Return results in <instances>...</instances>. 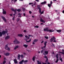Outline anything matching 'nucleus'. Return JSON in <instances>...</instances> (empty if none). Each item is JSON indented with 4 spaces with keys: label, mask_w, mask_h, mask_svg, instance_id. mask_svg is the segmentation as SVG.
<instances>
[{
    "label": "nucleus",
    "mask_w": 64,
    "mask_h": 64,
    "mask_svg": "<svg viewBox=\"0 0 64 64\" xmlns=\"http://www.w3.org/2000/svg\"><path fill=\"white\" fill-rule=\"evenodd\" d=\"M19 43H20V42L18 40H17V43L16 44H19Z\"/></svg>",
    "instance_id": "c03bdc74"
},
{
    "label": "nucleus",
    "mask_w": 64,
    "mask_h": 64,
    "mask_svg": "<svg viewBox=\"0 0 64 64\" xmlns=\"http://www.w3.org/2000/svg\"><path fill=\"white\" fill-rule=\"evenodd\" d=\"M11 10L12 11H14V12L15 14H16V11H17V9H16L15 10H14V9L13 8H11Z\"/></svg>",
    "instance_id": "f03ea898"
},
{
    "label": "nucleus",
    "mask_w": 64,
    "mask_h": 64,
    "mask_svg": "<svg viewBox=\"0 0 64 64\" xmlns=\"http://www.w3.org/2000/svg\"><path fill=\"white\" fill-rule=\"evenodd\" d=\"M52 1H50V5L51 6V4H52Z\"/></svg>",
    "instance_id": "4d7b16f0"
},
{
    "label": "nucleus",
    "mask_w": 64,
    "mask_h": 64,
    "mask_svg": "<svg viewBox=\"0 0 64 64\" xmlns=\"http://www.w3.org/2000/svg\"><path fill=\"white\" fill-rule=\"evenodd\" d=\"M36 1H37V2H39V0H36Z\"/></svg>",
    "instance_id": "69168bd1"
},
{
    "label": "nucleus",
    "mask_w": 64,
    "mask_h": 64,
    "mask_svg": "<svg viewBox=\"0 0 64 64\" xmlns=\"http://www.w3.org/2000/svg\"><path fill=\"white\" fill-rule=\"evenodd\" d=\"M58 61H59V60L58 59H57L56 60V63H57L58 62Z\"/></svg>",
    "instance_id": "a19ab883"
},
{
    "label": "nucleus",
    "mask_w": 64,
    "mask_h": 64,
    "mask_svg": "<svg viewBox=\"0 0 64 64\" xmlns=\"http://www.w3.org/2000/svg\"><path fill=\"white\" fill-rule=\"evenodd\" d=\"M7 50L8 51H10V48L8 47V48Z\"/></svg>",
    "instance_id": "e433bc0d"
},
{
    "label": "nucleus",
    "mask_w": 64,
    "mask_h": 64,
    "mask_svg": "<svg viewBox=\"0 0 64 64\" xmlns=\"http://www.w3.org/2000/svg\"><path fill=\"white\" fill-rule=\"evenodd\" d=\"M34 27H35V28H38L39 26H35Z\"/></svg>",
    "instance_id": "8fccbe9b"
},
{
    "label": "nucleus",
    "mask_w": 64,
    "mask_h": 64,
    "mask_svg": "<svg viewBox=\"0 0 64 64\" xmlns=\"http://www.w3.org/2000/svg\"><path fill=\"white\" fill-rule=\"evenodd\" d=\"M18 60H20V57H18Z\"/></svg>",
    "instance_id": "864d4df0"
},
{
    "label": "nucleus",
    "mask_w": 64,
    "mask_h": 64,
    "mask_svg": "<svg viewBox=\"0 0 64 64\" xmlns=\"http://www.w3.org/2000/svg\"><path fill=\"white\" fill-rule=\"evenodd\" d=\"M25 37H26V38H27V37H28V36H25Z\"/></svg>",
    "instance_id": "052dcab7"
},
{
    "label": "nucleus",
    "mask_w": 64,
    "mask_h": 64,
    "mask_svg": "<svg viewBox=\"0 0 64 64\" xmlns=\"http://www.w3.org/2000/svg\"><path fill=\"white\" fill-rule=\"evenodd\" d=\"M6 60H4L3 62V64H5L6 63Z\"/></svg>",
    "instance_id": "ea45409f"
},
{
    "label": "nucleus",
    "mask_w": 64,
    "mask_h": 64,
    "mask_svg": "<svg viewBox=\"0 0 64 64\" xmlns=\"http://www.w3.org/2000/svg\"><path fill=\"white\" fill-rule=\"evenodd\" d=\"M2 34L3 35H5L6 33V32L5 31H3L2 32Z\"/></svg>",
    "instance_id": "9d476101"
},
{
    "label": "nucleus",
    "mask_w": 64,
    "mask_h": 64,
    "mask_svg": "<svg viewBox=\"0 0 64 64\" xmlns=\"http://www.w3.org/2000/svg\"><path fill=\"white\" fill-rule=\"evenodd\" d=\"M44 56H46L47 54H48V51H46L45 50V52H44Z\"/></svg>",
    "instance_id": "423d86ee"
},
{
    "label": "nucleus",
    "mask_w": 64,
    "mask_h": 64,
    "mask_svg": "<svg viewBox=\"0 0 64 64\" xmlns=\"http://www.w3.org/2000/svg\"><path fill=\"white\" fill-rule=\"evenodd\" d=\"M21 56L22 58H23V57H24V56L23 54H22Z\"/></svg>",
    "instance_id": "79ce46f5"
},
{
    "label": "nucleus",
    "mask_w": 64,
    "mask_h": 64,
    "mask_svg": "<svg viewBox=\"0 0 64 64\" xmlns=\"http://www.w3.org/2000/svg\"><path fill=\"white\" fill-rule=\"evenodd\" d=\"M44 58H46V59H47V56H44Z\"/></svg>",
    "instance_id": "5fc2aeb1"
},
{
    "label": "nucleus",
    "mask_w": 64,
    "mask_h": 64,
    "mask_svg": "<svg viewBox=\"0 0 64 64\" xmlns=\"http://www.w3.org/2000/svg\"><path fill=\"white\" fill-rule=\"evenodd\" d=\"M3 13L4 14H6V12L5 11H3Z\"/></svg>",
    "instance_id": "c756f323"
},
{
    "label": "nucleus",
    "mask_w": 64,
    "mask_h": 64,
    "mask_svg": "<svg viewBox=\"0 0 64 64\" xmlns=\"http://www.w3.org/2000/svg\"><path fill=\"white\" fill-rule=\"evenodd\" d=\"M28 36H29V37H32V35H31V34H30L28 35Z\"/></svg>",
    "instance_id": "a18cd8bd"
},
{
    "label": "nucleus",
    "mask_w": 64,
    "mask_h": 64,
    "mask_svg": "<svg viewBox=\"0 0 64 64\" xmlns=\"http://www.w3.org/2000/svg\"><path fill=\"white\" fill-rule=\"evenodd\" d=\"M23 31H24V32H25V33H26V30H24Z\"/></svg>",
    "instance_id": "13d9d810"
},
{
    "label": "nucleus",
    "mask_w": 64,
    "mask_h": 64,
    "mask_svg": "<svg viewBox=\"0 0 64 64\" xmlns=\"http://www.w3.org/2000/svg\"><path fill=\"white\" fill-rule=\"evenodd\" d=\"M12 20H15V16H14L13 17V18H12Z\"/></svg>",
    "instance_id": "09e8293b"
},
{
    "label": "nucleus",
    "mask_w": 64,
    "mask_h": 64,
    "mask_svg": "<svg viewBox=\"0 0 64 64\" xmlns=\"http://www.w3.org/2000/svg\"><path fill=\"white\" fill-rule=\"evenodd\" d=\"M29 13L30 14H31L32 13V12L31 11H29Z\"/></svg>",
    "instance_id": "6e6d98bb"
},
{
    "label": "nucleus",
    "mask_w": 64,
    "mask_h": 64,
    "mask_svg": "<svg viewBox=\"0 0 64 64\" xmlns=\"http://www.w3.org/2000/svg\"><path fill=\"white\" fill-rule=\"evenodd\" d=\"M45 50H42L41 51V52L42 53H43V55H45V54H45Z\"/></svg>",
    "instance_id": "7ed1b4c3"
},
{
    "label": "nucleus",
    "mask_w": 64,
    "mask_h": 64,
    "mask_svg": "<svg viewBox=\"0 0 64 64\" xmlns=\"http://www.w3.org/2000/svg\"><path fill=\"white\" fill-rule=\"evenodd\" d=\"M20 20V18H17V19L16 20V21L18 22H19V21Z\"/></svg>",
    "instance_id": "393cba45"
},
{
    "label": "nucleus",
    "mask_w": 64,
    "mask_h": 64,
    "mask_svg": "<svg viewBox=\"0 0 64 64\" xmlns=\"http://www.w3.org/2000/svg\"><path fill=\"white\" fill-rule=\"evenodd\" d=\"M6 32L7 33L8 32V30L7 29H6Z\"/></svg>",
    "instance_id": "603ef678"
},
{
    "label": "nucleus",
    "mask_w": 64,
    "mask_h": 64,
    "mask_svg": "<svg viewBox=\"0 0 64 64\" xmlns=\"http://www.w3.org/2000/svg\"><path fill=\"white\" fill-rule=\"evenodd\" d=\"M48 28H44V31H48L49 32H54V30L52 31L51 30H48Z\"/></svg>",
    "instance_id": "f257e3e1"
},
{
    "label": "nucleus",
    "mask_w": 64,
    "mask_h": 64,
    "mask_svg": "<svg viewBox=\"0 0 64 64\" xmlns=\"http://www.w3.org/2000/svg\"><path fill=\"white\" fill-rule=\"evenodd\" d=\"M53 39H52V38H51V39H50V41L51 42H53Z\"/></svg>",
    "instance_id": "b1692460"
},
{
    "label": "nucleus",
    "mask_w": 64,
    "mask_h": 64,
    "mask_svg": "<svg viewBox=\"0 0 64 64\" xmlns=\"http://www.w3.org/2000/svg\"><path fill=\"white\" fill-rule=\"evenodd\" d=\"M17 10L18 12H20V11H21V10L20 9H18Z\"/></svg>",
    "instance_id": "cd10ccee"
},
{
    "label": "nucleus",
    "mask_w": 64,
    "mask_h": 64,
    "mask_svg": "<svg viewBox=\"0 0 64 64\" xmlns=\"http://www.w3.org/2000/svg\"><path fill=\"white\" fill-rule=\"evenodd\" d=\"M47 42L46 41L44 43V45L46 46V44H47Z\"/></svg>",
    "instance_id": "7c9ffc66"
},
{
    "label": "nucleus",
    "mask_w": 64,
    "mask_h": 64,
    "mask_svg": "<svg viewBox=\"0 0 64 64\" xmlns=\"http://www.w3.org/2000/svg\"><path fill=\"white\" fill-rule=\"evenodd\" d=\"M39 11L40 13L41 14H43L44 13V11H42L41 12V9L40 8V10H39Z\"/></svg>",
    "instance_id": "39448f33"
},
{
    "label": "nucleus",
    "mask_w": 64,
    "mask_h": 64,
    "mask_svg": "<svg viewBox=\"0 0 64 64\" xmlns=\"http://www.w3.org/2000/svg\"><path fill=\"white\" fill-rule=\"evenodd\" d=\"M22 11L23 12H25V8H22Z\"/></svg>",
    "instance_id": "473e14b6"
},
{
    "label": "nucleus",
    "mask_w": 64,
    "mask_h": 64,
    "mask_svg": "<svg viewBox=\"0 0 64 64\" xmlns=\"http://www.w3.org/2000/svg\"><path fill=\"white\" fill-rule=\"evenodd\" d=\"M62 52H59L60 53H61L62 54L64 55V50L63 49L62 50Z\"/></svg>",
    "instance_id": "6e6552de"
},
{
    "label": "nucleus",
    "mask_w": 64,
    "mask_h": 64,
    "mask_svg": "<svg viewBox=\"0 0 64 64\" xmlns=\"http://www.w3.org/2000/svg\"><path fill=\"white\" fill-rule=\"evenodd\" d=\"M47 62H48V60H46V63H47Z\"/></svg>",
    "instance_id": "0e129e2a"
},
{
    "label": "nucleus",
    "mask_w": 64,
    "mask_h": 64,
    "mask_svg": "<svg viewBox=\"0 0 64 64\" xmlns=\"http://www.w3.org/2000/svg\"><path fill=\"white\" fill-rule=\"evenodd\" d=\"M2 32H0V37H2Z\"/></svg>",
    "instance_id": "2f4dec72"
},
{
    "label": "nucleus",
    "mask_w": 64,
    "mask_h": 64,
    "mask_svg": "<svg viewBox=\"0 0 64 64\" xmlns=\"http://www.w3.org/2000/svg\"><path fill=\"white\" fill-rule=\"evenodd\" d=\"M56 31H57V32H58L60 33V32H61V30H56Z\"/></svg>",
    "instance_id": "4be33fe9"
},
{
    "label": "nucleus",
    "mask_w": 64,
    "mask_h": 64,
    "mask_svg": "<svg viewBox=\"0 0 64 64\" xmlns=\"http://www.w3.org/2000/svg\"><path fill=\"white\" fill-rule=\"evenodd\" d=\"M14 62L15 63H16V64H17V61L16 60V59H15L14 60Z\"/></svg>",
    "instance_id": "f8f14e48"
},
{
    "label": "nucleus",
    "mask_w": 64,
    "mask_h": 64,
    "mask_svg": "<svg viewBox=\"0 0 64 64\" xmlns=\"http://www.w3.org/2000/svg\"><path fill=\"white\" fill-rule=\"evenodd\" d=\"M28 62V60H25L24 61V63H25V62Z\"/></svg>",
    "instance_id": "49530a36"
},
{
    "label": "nucleus",
    "mask_w": 64,
    "mask_h": 64,
    "mask_svg": "<svg viewBox=\"0 0 64 64\" xmlns=\"http://www.w3.org/2000/svg\"><path fill=\"white\" fill-rule=\"evenodd\" d=\"M33 3L32 2V3H29V5H32Z\"/></svg>",
    "instance_id": "37998d69"
},
{
    "label": "nucleus",
    "mask_w": 64,
    "mask_h": 64,
    "mask_svg": "<svg viewBox=\"0 0 64 64\" xmlns=\"http://www.w3.org/2000/svg\"><path fill=\"white\" fill-rule=\"evenodd\" d=\"M46 3V1H44V2H42L41 3V4H45Z\"/></svg>",
    "instance_id": "a878e982"
},
{
    "label": "nucleus",
    "mask_w": 64,
    "mask_h": 64,
    "mask_svg": "<svg viewBox=\"0 0 64 64\" xmlns=\"http://www.w3.org/2000/svg\"><path fill=\"white\" fill-rule=\"evenodd\" d=\"M18 15H21V14L20 13H19L18 14Z\"/></svg>",
    "instance_id": "680f3d73"
},
{
    "label": "nucleus",
    "mask_w": 64,
    "mask_h": 64,
    "mask_svg": "<svg viewBox=\"0 0 64 64\" xmlns=\"http://www.w3.org/2000/svg\"><path fill=\"white\" fill-rule=\"evenodd\" d=\"M20 55L19 54H18V57H20Z\"/></svg>",
    "instance_id": "de8ad7c7"
},
{
    "label": "nucleus",
    "mask_w": 64,
    "mask_h": 64,
    "mask_svg": "<svg viewBox=\"0 0 64 64\" xmlns=\"http://www.w3.org/2000/svg\"><path fill=\"white\" fill-rule=\"evenodd\" d=\"M51 4H48V6L49 7H51Z\"/></svg>",
    "instance_id": "58836bf2"
},
{
    "label": "nucleus",
    "mask_w": 64,
    "mask_h": 64,
    "mask_svg": "<svg viewBox=\"0 0 64 64\" xmlns=\"http://www.w3.org/2000/svg\"><path fill=\"white\" fill-rule=\"evenodd\" d=\"M52 39L53 40H56V38L55 37L53 36L52 37Z\"/></svg>",
    "instance_id": "c85d7f7f"
},
{
    "label": "nucleus",
    "mask_w": 64,
    "mask_h": 64,
    "mask_svg": "<svg viewBox=\"0 0 64 64\" xmlns=\"http://www.w3.org/2000/svg\"><path fill=\"white\" fill-rule=\"evenodd\" d=\"M4 54L6 56H9V55H10V54L9 53H7Z\"/></svg>",
    "instance_id": "1a4fd4ad"
},
{
    "label": "nucleus",
    "mask_w": 64,
    "mask_h": 64,
    "mask_svg": "<svg viewBox=\"0 0 64 64\" xmlns=\"http://www.w3.org/2000/svg\"><path fill=\"white\" fill-rule=\"evenodd\" d=\"M53 42H57V41L55 40H54L53 41Z\"/></svg>",
    "instance_id": "3c124183"
},
{
    "label": "nucleus",
    "mask_w": 64,
    "mask_h": 64,
    "mask_svg": "<svg viewBox=\"0 0 64 64\" xmlns=\"http://www.w3.org/2000/svg\"><path fill=\"white\" fill-rule=\"evenodd\" d=\"M60 60L61 62H63V60H62V58H61L60 57Z\"/></svg>",
    "instance_id": "f704fd0d"
},
{
    "label": "nucleus",
    "mask_w": 64,
    "mask_h": 64,
    "mask_svg": "<svg viewBox=\"0 0 64 64\" xmlns=\"http://www.w3.org/2000/svg\"><path fill=\"white\" fill-rule=\"evenodd\" d=\"M32 60L33 61H35V56H34L32 58Z\"/></svg>",
    "instance_id": "c9c22d12"
},
{
    "label": "nucleus",
    "mask_w": 64,
    "mask_h": 64,
    "mask_svg": "<svg viewBox=\"0 0 64 64\" xmlns=\"http://www.w3.org/2000/svg\"><path fill=\"white\" fill-rule=\"evenodd\" d=\"M8 46L7 45H6L5 46V49H6V50H7V48H8Z\"/></svg>",
    "instance_id": "bb28decb"
},
{
    "label": "nucleus",
    "mask_w": 64,
    "mask_h": 64,
    "mask_svg": "<svg viewBox=\"0 0 64 64\" xmlns=\"http://www.w3.org/2000/svg\"><path fill=\"white\" fill-rule=\"evenodd\" d=\"M10 38V36H7L5 38V40H7V39H8Z\"/></svg>",
    "instance_id": "0eeeda50"
},
{
    "label": "nucleus",
    "mask_w": 64,
    "mask_h": 64,
    "mask_svg": "<svg viewBox=\"0 0 64 64\" xmlns=\"http://www.w3.org/2000/svg\"><path fill=\"white\" fill-rule=\"evenodd\" d=\"M58 54H57L56 55V57L57 59H58Z\"/></svg>",
    "instance_id": "5701e85b"
},
{
    "label": "nucleus",
    "mask_w": 64,
    "mask_h": 64,
    "mask_svg": "<svg viewBox=\"0 0 64 64\" xmlns=\"http://www.w3.org/2000/svg\"><path fill=\"white\" fill-rule=\"evenodd\" d=\"M34 42H37L38 41V40L37 39H35L34 40Z\"/></svg>",
    "instance_id": "412c9836"
},
{
    "label": "nucleus",
    "mask_w": 64,
    "mask_h": 64,
    "mask_svg": "<svg viewBox=\"0 0 64 64\" xmlns=\"http://www.w3.org/2000/svg\"><path fill=\"white\" fill-rule=\"evenodd\" d=\"M1 17L2 18V19H3V20H4V21H5V22H6V21H7L6 20V19H5V18L4 17V16H2Z\"/></svg>",
    "instance_id": "20e7f679"
},
{
    "label": "nucleus",
    "mask_w": 64,
    "mask_h": 64,
    "mask_svg": "<svg viewBox=\"0 0 64 64\" xmlns=\"http://www.w3.org/2000/svg\"><path fill=\"white\" fill-rule=\"evenodd\" d=\"M37 62H38L37 64H41V62H40L38 60H37Z\"/></svg>",
    "instance_id": "a211bd4d"
},
{
    "label": "nucleus",
    "mask_w": 64,
    "mask_h": 64,
    "mask_svg": "<svg viewBox=\"0 0 64 64\" xmlns=\"http://www.w3.org/2000/svg\"><path fill=\"white\" fill-rule=\"evenodd\" d=\"M44 38L46 39H48V36H45Z\"/></svg>",
    "instance_id": "72a5a7b5"
},
{
    "label": "nucleus",
    "mask_w": 64,
    "mask_h": 64,
    "mask_svg": "<svg viewBox=\"0 0 64 64\" xmlns=\"http://www.w3.org/2000/svg\"><path fill=\"white\" fill-rule=\"evenodd\" d=\"M24 62V60H22L19 62L20 64H21Z\"/></svg>",
    "instance_id": "f3484780"
},
{
    "label": "nucleus",
    "mask_w": 64,
    "mask_h": 64,
    "mask_svg": "<svg viewBox=\"0 0 64 64\" xmlns=\"http://www.w3.org/2000/svg\"><path fill=\"white\" fill-rule=\"evenodd\" d=\"M46 45H44V48H45V47H46Z\"/></svg>",
    "instance_id": "338daca9"
},
{
    "label": "nucleus",
    "mask_w": 64,
    "mask_h": 64,
    "mask_svg": "<svg viewBox=\"0 0 64 64\" xmlns=\"http://www.w3.org/2000/svg\"><path fill=\"white\" fill-rule=\"evenodd\" d=\"M32 44H35V43H34V42H33V43H32Z\"/></svg>",
    "instance_id": "e2e57ef3"
},
{
    "label": "nucleus",
    "mask_w": 64,
    "mask_h": 64,
    "mask_svg": "<svg viewBox=\"0 0 64 64\" xmlns=\"http://www.w3.org/2000/svg\"><path fill=\"white\" fill-rule=\"evenodd\" d=\"M26 42L27 43H28V42H30L31 41V39H30L29 40L27 41V40H26Z\"/></svg>",
    "instance_id": "9b49d317"
},
{
    "label": "nucleus",
    "mask_w": 64,
    "mask_h": 64,
    "mask_svg": "<svg viewBox=\"0 0 64 64\" xmlns=\"http://www.w3.org/2000/svg\"><path fill=\"white\" fill-rule=\"evenodd\" d=\"M18 36L19 37H22L23 36V35L21 34H18Z\"/></svg>",
    "instance_id": "dca6fc26"
},
{
    "label": "nucleus",
    "mask_w": 64,
    "mask_h": 64,
    "mask_svg": "<svg viewBox=\"0 0 64 64\" xmlns=\"http://www.w3.org/2000/svg\"><path fill=\"white\" fill-rule=\"evenodd\" d=\"M40 5H37V7L38 8V9H39V10H40V9H41L40 8Z\"/></svg>",
    "instance_id": "6ab92c4d"
},
{
    "label": "nucleus",
    "mask_w": 64,
    "mask_h": 64,
    "mask_svg": "<svg viewBox=\"0 0 64 64\" xmlns=\"http://www.w3.org/2000/svg\"><path fill=\"white\" fill-rule=\"evenodd\" d=\"M56 19L58 20V19H59V17H58L56 18Z\"/></svg>",
    "instance_id": "bf43d9fd"
},
{
    "label": "nucleus",
    "mask_w": 64,
    "mask_h": 64,
    "mask_svg": "<svg viewBox=\"0 0 64 64\" xmlns=\"http://www.w3.org/2000/svg\"><path fill=\"white\" fill-rule=\"evenodd\" d=\"M40 21L41 22H43V23H45V22H44V20H43L42 18H41Z\"/></svg>",
    "instance_id": "ddd939ff"
},
{
    "label": "nucleus",
    "mask_w": 64,
    "mask_h": 64,
    "mask_svg": "<svg viewBox=\"0 0 64 64\" xmlns=\"http://www.w3.org/2000/svg\"><path fill=\"white\" fill-rule=\"evenodd\" d=\"M42 64H47L46 63H44V62H42Z\"/></svg>",
    "instance_id": "774afa93"
},
{
    "label": "nucleus",
    "mask_w": 64,
    "mask_h": 64,
    "mask_svg": "<svg viewBox=\"0 0 64 64\" xmlns=\"http://www.w3.org/2000/svg\"><path fill=\"white\" fill-rule=\"evenodd\" d=\"M23 46H24L25 48H27L28 47V45L26 44H24L23 45Z\"/></svg>",
    "instance_id": "aec40b11"
},
{
    "label": "nucleus",
    "mask_w": 64,
    "mask_h": 64,
    "mask_svg": "<svg viewBox=\"0 0 64 64\" xmlns=\"http://www.w3.org/2000/svg\"><path fill=\"white\" fill-rule=\"evenodd\" d=\"M19 48V46H16L14 48V50H16V49H17Z\"/></svg>",
    "instance_id": "2eb2a0df"
},
{
    "label": "nucleus",
    "mask_w": 64,
    "mask_h": 64,
    "mask_svg": "<svg viewBox=\"0 0 64 64\" xmlns=\"http://www.w3.org/2000/svg\"><path fill=\"white\" fill-rule=\"evenodd\" d=\"M17 40H15L14 41V44H16L17 43Z\"/></svg>",
    "instance_id": "4468645a"
},
{
    "label": "nucleus",
    "mask_w": 64,
    "mask_h": 64,
    "mask_svg": "<svg viewBox=\"0 0 64 64\" xmlns=\"http://www.w3.org/2000/svg\"><path fill=\"white\" fill-rule=\"evenodd\" d=\"M33 4H34V5H36V4H36V3L35 2H34V3H33Z\"/></svg>",
    "instance_id": "4c0bfd02"
}]
</instances>
